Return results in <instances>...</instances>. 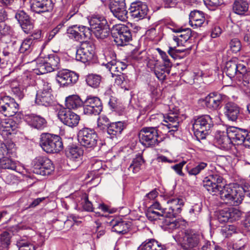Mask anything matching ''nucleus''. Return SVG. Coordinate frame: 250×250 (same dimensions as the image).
I'll return each mask as SVG.
<instances>
[{"label":"nucleus","instance_id":"59","mask_svg":"<svg viewBox=\"0 0 250 250\" xmlns=\"http://www.w3.org/2000/svg\"><path fill=\"white\" fill-rule=\"evenodd\" d=\"M3 179L5 182L8 185L16 184L18 182L17 177L11 174L3 175Z\"/></svg>","mask_w":250,"mask_h":250},{"label":"nucleus","instance_id":"49","mask_svg":"<svg viewBox=\"0 0 250 250\" xmlns=\"http://www.w3.org/2000/svg\"><path fill=\"white\" fill-rule=\"evenodd\" d=\"M33 45V39L26 38L22 41L20 48V51L21 53L27 54L31 52Z\"/></svg>","mask_w":250,"mask_h":250},{"label":"nucleus","instance_id":"45","mask_svg":"<svg viewBox=\"0 0 250 250\" xmlns=\"http://www.w3.org/2000/svg\"><path fill=\"white\" fill-rule=\"evenodd\" d=\"M2 131L8 132L9 134L15 133L18 125L12 119H5L2 121Z\"/></svg>","mask_w":250,"mask_h":250},{"label":"nucleus","instance_id":"1","mask_svg":"<svg viewBox=\"0 0 250 250\" xmlns=\"http://www.w3.org/2000/svg\"><path fill=\"white\" fill-rule=\"evenodd\" d=\"M192 129L197 139H204L213 126L212 119L208 115L195 117L192 121Z\"/></svg>","mask_w":250,"mask_h":250},{"label":"nucleus","instance_id":"17","mask_svg":"<svg viewBox=\"0 0 250 250\" xmlns=\"http://www.w3.org/2000/svg\"><path fill=\"white\" fill-rule=\"evenodd\" d=\"M167 204L166 212L168 217H176L182 210V208L184 205V200L179 197H174L172 196H165Z\"/></svg>","mask_w":250,"mask_h":250},{"label":"nucleus","instance_id":"5","mask_svg":"<svg viewBox=\"0 0 250 250\" xmlns=\"http://www.w3.org/2000/svg\"><path fill=\"white\" fill-rule=\"evenodd\" d=\"M224 179L217 172H212V174L205 177L203 181V186L210 193L216 195L219 193L224 184Z\"/></svg>","mask_w":250,"mask_h":250},{"label":"nucleus","instance_id":"3","mask_svg":"<svg viewBox=\"0 0 250 250\" xmlns=\"http://www.w3.org/2000/svg\"><path fill=\"white\" fill-rule=\"evenodd\" d=\"M218 194L225 203L231 206L240 204L245 196L243 194L242 190L232 188L229 185H223Z\"/></svg>","mask_w":250,"mask_h":250},{"label":"nucleus","instance_id":"46","mask_svg":"<svg viewBox=\"0 0 250 250\" xmlns=\"http://www.w3.org/2000/svg\"><path fill=\"white\" fill-rule=\"evenodd\" d=\"M248 3L243 0H236L233 4V10L237 14L243 15L248 10Z\"/></svg>","mask_w":250,"mask_h":250},{"label":"nucleus","instance_id":"56","mask_svg":"<svg viewBox=\"0 0 250 250\" xmlns=\"http://www.w3.org/2000/svg\"><path fill=\"white\" fill-rule=\"evenodd\" d=\"M228 216L227 208H225L219 211L217 215L219 222L221 223L229 222V216Z\"/></svg>","mask_w":250,"mask_h":250},{"label":"nucleus","instance_id":"24","mask_svg":"<svg viewBox=\"0 0 250 250\" xmlns=\"http://www.w3.org/2000/svg\"><path fill=\"white\" fill-rule=\"evenodd\" d=\"M158 62L155 60H150L147 65L151 69H154L157 78L160 81H163L166 79L167 75L170 73L171 67H169L168 64H167V66L158 64Z\"/></svg>","mask_w":250,"mask_h":250},{"label":"nucleus","instance_id":"33","mask_svg":"<svg viewBox=\"0 0 250 250\" xmlns=\"http://www.w3.org/2000/svg\"><path fill=\"white\" fill-rule=\"evenodd\" d=\"M236 83L246 94L250 93V71L241 74Z\"/></svg>","mask_w":250,"mask_h":250},{"label":"nucleus","instance_id":"52","mask_svg":"<svg viewBox=\"0 0 250 250\" xmlns=\"http://www.w3.org/2000/svg\"><path fill=\"white\" fill-rule=\"evenodd\" d=\"M228 215L229 216V222L238 220L241 215V211L237 208H227Z\"/></svg>","mask_w":250,"mask_h":250},{"label":"nucleus","instance_id":"7","mask_svg":"<svg viewBox=\"0 0 250 250\" xmlns=\"http://www.w3.org/2000/svg\"><path fill=\"white\" fill-rule=\"evenodd\" d=\"M60 63V58L55 54H49L43 60L38 59L37 61L38 74H45L52 72L57 69Z\"/></svg>","mask_w":250,"mask_h":250},{"label":"nucleus","instance_id":"62","mask_svg":"<svg viewBox=\"0 0 250 250\" xmlns=\"http://www.w3.org/2000/svg\"><path fill=\"white\" fill-rule=\"evenodd\" d=\"M157 50L164 62V64L162 65L167 66V64H168L169 67H171L172 63L170 62V60L168 59V57L166 53L162 51L159 48H158Z\"/></svg>","mask_w":250,"mask_h":250},{"label":"nucleus","instance_id":"54","mask_svg":"<svg viewBox=\"0 0 250 250\" xmlns=\"http://www.w3.org/2000/svg\"><path fill=\"white\" fill-rule=\"evenodd\" d=\"M19 250H35V246L27 241L21 240L17 242Z\"/></svg>","mask_w":250,"mask_h":250},{"label":"nucleus","instance_id":"38","mask_svg":"<svg viewBox=\"0 0 250 250\" xmlns=\"http://www.w3.org/2000/svg\"><path fill=\"white\" fill-rule=\"evenodd\" d=\"M138 250H164L163 246L154 239L146 240L138 248Z\"/></svg>","mask_w":250,"mask_h":250},{"label":"nucleus","instance_id":"47","mask_svg":"<svg viewBox=\"0 0 250 250\" xmlns=\"http://www.w3.org/2000/svg\"><path fill=\"white\" fill-rule=\"evenodd\" d=\"M115 17L121 21H125L127 18L126 7H117L110 9Z\"/></svg>","mask_w":250,"mask_h":250},{"label":"nucleus","instance_id":"8","mask_svg":"<svg viewBox=\"0 0 250 250\" xmlns=\"http://www.w3.org/2000/svg\"><path fill=\"white\" fill-rule=\"evenodd\" d=\"M138 135L140 142L146 147L155 146L159 143L157 129L156 127H143L140 131Z\"/></svg>","mask_w":250,"mask_h":250},{"label":"nucleus","instance_id":"39","mask_svg":"<svg viewBox=\"0 0 250 250\" xmlns=\"http://www.w3.org/2000/svg\"><path fill=\"white\" fill-rule=\"evenodd\" d=\"M115 83L117 85L120 86L123 89L126 90H129L133 86V83L131 82L127 76L122 74L121 75L117 74L115 75Z\"/></svg>","mask_w":250,"mask_h":250},{"label":"nucleus","instance_id":"53","mask_svg":"<svg viewBox=\"0 0 250 250\" xmlns=\"http://www.w3.org/2000/svg\"><path fill=\"white\" fill-rule=\"evenodd\" d=\"M109 125V119L106 116L102 115L98 118L97 125L100 129L103 130L107 128Z\"/></svg>","mask_w":250,"mask_h":250},{"label":"nucleus","instance_id":"64","mask_svg":"<svg viewBox=\"0 0 250 250\" xmlns=\"http://www.w3.org/2000/svg\"><path fill=\"white\" fill-rule=\"evenodd\" d=\"M202 209V205L200 204H195L194 206L192 207V208L190 209L189 211V213H190L191 216H195L197 215H198Z\"/></svg>","mask_w":250,"mask_h":250},{"label":"nucleus","instance_id":"37","mask_svg":"<svg viewBox=\"0 0 250 250\" xmlns=\"http://www.w3.org/2000/svg\"><path fill=\"white\" fill-rule=\"evenodd\" d=\"M83 153V149L81 147L73 146L70 147L66 151V156L72 161H79L81 160Z\"/></svg>","mask_w":250,"mask_h":250},{"label":"nucleus","instance_id":"61","mask_svg":"<svg viewBox=\"0 0 250 250\" xmlns=\"http://www.w3.org/2000/svg\"><path fill=\"white\" fill-rule=\"evenodd\" d=\"M186 164V162L183 161L182 162L172 166L171 168L174 170L179 175L184 176V173L182 172V169Z\"/></svg>","mask_w":250,"mask_h":250},{"label":"nucleus","instance_id":"48","mask_svg":"<svg viewBox=\"0 0 250 250\" xmlns=\"http://www.w3.org/2000/svg\"><path fill=\"white\" fill-rule=\"evenodd\" d=\"M144 163L143 158L140 155H137L133 159L128 169L133 173L138 172L141 169V167Z\"/></svg>","mask_w":250,"mask_h":250},{"label":"nucleus","instance_id":"10","mask_svg":"<svg viewBox=\"0 0 250 250\" xmlns=\"http://www.w3.org/2000/svg\"><path fill=\"white\" fill-rule=\"evenodd\" d=\"M228 128L229 136L231 138L232 144H243L246 147L250 148V131L233 126Z\"/></svg>","mask_w":250,"mask_h":250},{"label":"nucleus","instance_id":"27","mask_svg":"<svg viewBox=\"0 0 250 250\" xmlns=\"http://www.w3.org/2000/svg\"><path fill=\"white\" fill-rule=\"evenodd\" d=\"M15 18L25 33H29L33 29V24L29 16L23 10L18 11L15 15Z\"/></svg>","mask_w":250,"mask_h":250},{"label":"nucleus","instance_id":"30","mask_svg":"<svg viewBox=\"0 0 250 250\" xmlns=\"http://www.w3.org/2000/svg\"><path fill=\"white\" fill-rule=\"evenodd\" d=\"M240 110L238 106L233 102L227 103L225 106V114L232 121H235L237 119Z\"/></svg>","mask_w":250,"mask_h":250},{"label":"nucleus","instance_id":"42","mask_svg":"<svg viewBox=\"0 0 250 250\" xmlns=\"http://www.w3.org/2000/svg\"><path fill=\"white\" fill-rule=\"evenodd\" d=\"M172 217H165L162 221V227L165 230L171 231L179 228L180 223L176 219L171 218Z\"/></svg>","mask_w":250,"mask_h":250},{"label":"nucleus","instance_id":"22","mask_svg":"<svg viewBox=\"0 0 250 250\" xmlns=\"http://www.w3.org/2000/svg\"><path fill=\"white\" fill-rule=\"evenodd\" d=\"M30 4L31 10L38 14L49 12L54 7L52 0H30Z\"/></svg>","mask_w":250,"mask_h":250},{"label":"nucleus","instance_id":"32","mask_svg":"<svg viewBox=\"0 0 250 250\" xmlns=\"http://www.w3.org/2000/svg\"><path fill=\"white\" fill-rule=\"evenodd\" d=\"M104 65L110 72L112 76H113V75H116V72H121L125 69L127 66L125 63L117 61L115 59H113L111 61L108 62Z\"/></svg>","mask_w":250,"mask_h":250},{"label":"nucleus","instance_id":"29","mask_svg":"<svg viewBox=\"0 0 250 250\" xmlns=\"http://www.w3.org/2000/svg\"><path fill=\"white\" fill-rule=\"evenodd\" d=\"M26 120L31 126L38 129H42L46 126V121L40 116L31 114L26 116Z\"/></svg>","mask_w":250,"mask_h":250},{"label":"nucleus","instance_id":"4","mask_svg":"<svg viewBox=\"0 0 250 250\" xmlns=\"http://www.w3.org/2000/svg\"><path fill=\"white\" fill-rule=\"evenodd\" d=\"M90 33L92 32L98 39H104L107 37L109 29L104 17L100 15L92 16L90 20Z\"/></svg>","mask_w":250,"mask_h":250},{"label":"nucleus","instance_id":"18","mask_svg":"<svg viewBox=\"0 0 250 250\" xmlns=\"http://www.w3.org/2000/svg\"><path fill=\"white\" fill-rule=\"evenodd\" d=\"M68 37L76 41H80L90 36V31L88 27L85 26L74 25L67 29Z\"/></svg>","mask_w":250,"mask_h":250},{"label":"nucleus","instance_id":"41","mask_svg":"<svg viewBox=\"0 0 250 250\" xmlns=\"http://www.w3.org/2000/svg\"><path fill=\"white\" fill-rule=\"evenodd\" d=\"M83 104V102L77 95H70L65 99V105L69 110L77 108Z\"/></svg>","mask_w":250,"mask_h":250},{"label":"nucleus","instance_id":"26","mask_svg":"<svg viewBox=\"0 0 250 250\" xmlns=\"http://www.w3.org/2000/svg\"><path fill=\"white\" fill-rule=\"evenodd\" d=\"M129 10L133 18L141 20L144 18L146 15L148 8L146 4L141 1H138L132 3Z\"/></svg>","mask_w":250,"mask_h":250},{"label":"nucleus","instance_id":"28","mask_svg":"<svg viewBox=\"0 0 250 250\" xmlns=\"http://www.w3.org/2000/svg\"><path fill=\"white\" fill-rule=\"evenodd\" d=\"M223 100V96L222 95L216 93H212L205 98V102L208 108L217 109L221 107Z\"/></svg>","mask_w":250,"mask_h":250},{"label":"nucleus","instance_id":"58","mask_svg":"<svg viewBox=\"0 0 250 250\" xmlns=\"http://www.w3.org/2000/svg\"><path fill=\"white\" fill-rule=\"evenodd\" d=\"M229 45L231 50L234 53H237L241 49V43L237 39L231 40Z\"/></svg>","mask_w":250,"mask_h":250},{"label":"nucleus","instance_id":"40","mask_svg":"<svg viewBox=\"0 0 250 250\" xmlns=\"http://www.w3.org/2000/svg\"><path fill=\"white\" fill-rule=\"evenodd\" d=\"M175 43H173V45H170L167 51L168 54L174 59L182 58L189 53L190 49H176Z\"/></svg>","mask_w":250,"mask_h":250},{"label":"nucleus","instance_id":"20","mask_svg":"<svg viewBox=\"0 0 250 250\" xmlns=\"http://www.w3.org/2000/svg\"><path fill=\"white\" fill-rule=\"evenodd\" d=\"M58 116L64 125L72 127L78 125L80 119L78 115L65 108L59 110Z\"/></svg>","mask_w":250,"mask_h":250},{"label":"nucleus","instance_id":"16","mask_svg":"<svg viewBox=\"0 0 250 250\" xmlns=\"http://www.w3.org/2000/svg\"><path fill=\"white\" fill-rule=\"evenodd\" d=\"M18 104L15 100L8 96L0 99V112L6 117H12L18 111Z\"/></svg>","mask_w":250,"mask_h":250},{"label":"nucleus","instance_id":"44","mask_svg":"<svg viewBox=\"0 0 250 250\" xmlns=\"http://www.w3.org/2000/svg\"><path fill=\"white\" fill-rule=\"evenodd\" d=\"M208 164L204 162L196 163L194 167L190 168L188 165L186 166L187 170L190 176H196L208 167Z\"/></svg>","mask_w":250,"mask_h":250},{"label":"nucleus","instance_id":"15","mask_svg":"<svg viewBox=\"0 0 250 250\" xmlns=\"http://www.w3.org/2000/svg\"><path fill=\"white\" fill-rule=\"evenodd\" d=\"M224 71L226 75L230 79L233 78L235 82L240 79L241 74L246 71V67L243 64H238L236 59L227 62Z\"/></svg>","mask_w":250,"mask_h":250},{"label":"nucleus","instance_id":"2","mask_svg":"<svg viewBox=\"0 0 250 250\" xmlns=\"http://www.w3.org/2000/svg\"><path fill=\"white\" fill-rule=\"evenodd\" d=\"M40 145L48 153H58L63 148L60 137L49 133H43L41 135Z\"/></svg>","mask_w":250,"mask_h":250},{"label":"nucleus","instance_id":"23","mask_svg":"<svg viewBox=\"0 0 250 250\" xmlns=\"http://www.w3.org/2000/svg\"><path fill=\"white\" fill-rule=\"evenodd\" d=\"M215 143L221 149L228 150L232 145L231 138L229 136V128L226 131L218 130L215 134Z\"/></svg>","mask_w":250,"mask_h":250},{"label":"nucleus","instance_id":"35","mask_svg":"<svg viewBox=\"0 0 250 250\" xmlns=\"http://www.w3.org/2000/svg\"><path fill=\"white\" fill-rule=\"evenodd\" d=\"M110 225L112 226V231L119 234H125L129 230L130 225L125 221L112 220L110 222Z\"/></svg>","mask_w":250,"mask_h":250},{"label":"nucleus","instance_id":"57","mask_svg":"<svg viewBox=\"0 0 250 250\" xmlns=\"http://www.w3.org/2000/svg\"><path fill=\"white\" fill-rule=\"evenodd\" d=\"M83 208L84 210L88 212L94 211V208L93 207L92 203L88 200V196L85 194L83 198Z\"/></svg>","mask_w":250,"mask_h":250},{"label":"nucleus","instance_id":"14","mask_svg":"<svg viewBox=\"0 0 250 250\" xmlns=\"http://www.w3.org/2000/svg\"><path fill=\"white\" fill-rule=\"evenodd\" d=\"M83 113L85 115H99L103 110L101 100L97 97L88 96L83 102Z\"/></svg>","mask_w":250,"mask_h":250},{"label":"nucleus","instance_id":"9","mask_svg":"<svg viewBox=\"0 0 250 250\" xmlns=\"http://www.w3.org/2000/svg\"><path fill=\"white\" fill-rule=\"evenodd\" d=\"M78 140L82 146L93 149L97 144L98 137L96 132L89 128H83L78 132Z\"/></svg>","mask_w":250,"mask_h":250},{"label":"nucleus","instance_id":"12","mask_svg":"<svg viewBox=\"0 0 250 250\" xmlns=\"http://www.w3.org/2000/svg\"><path fill=\"white\" fill-rule=\"evenodd\" d=\"M95 45L89 42H83L77 50L76 60L83 63L92 60L95 54Z\"/></svg>","mask_w":250,"mask_h":250},{"label":"nucleus","instance_id":"25","mask_svg":"<svg viewBox=\"0 0 250 250\" xmlns=\"http://www.w3.org/2000/svg\"><path fill=\"white\" fill-rule=\"evenodd\" d=\"M8 150L6 146L0 141V167L3 169H15L16 163L11 159L7 157Z\"/></svg>","mask_w":250,"mask_h":250},{"label":"nucleus","instance_id":"43","mask_svg":"<svg viewBox=\"0 0 250 250\" xmlns=\"http://www.w3.org/2000/svg\"><path fill=\"white\" fill-rule=\"evenodd\" d=\"M148 208L146 212V216L148 219L151 221L157 220L158 219L163 221L165 217H168L167 215V212L163 211H159Z\"/></svg>","mask_w":250,"mask_h":250},{"label":"nucleus","instance_id":"50","mask_svg":"<svg viewBox=\"0 0 250 250\" xmlns=\"http://www.w3.org/2000/svg\"><path fill=\"white\" fill-rule=\"evenodd\" d=\"M86 81L87 84L90 86L97 88L100 84L101 77L98 75L89 74L87 76Z\"/></svg>","mask_w":250,"mask_h":250},{"label":"nucleus","instance_id":"13","mask_svg":"<svg viewBox=\"0 0 250 250\" xmlns=\"http://www.w3.org/2000/svg\"><path fill=\"white\" fill-rule=\"evenodd\" d=\"M200 241V235L198 232L193 229H187L185 231L182 247L185 250H199Z\"/></svg>","mask_w":250,"mask_h":250},{"label":"nucleus","instance_id":"51","mask_svg":"<svg viewBox=\"0 0 250 250\" xmlns=\"http://www.w3.org/2000/svg\"><path fill=\"white\" fill-rule=\"evenodd\" d=\"M191 37V36H188V35L174 36L169 45H173V43H175L176 46L183 45L184 43L186 42Z\"/></svg>","mask_w":250,"mask_h":250},{"label":"nucleus","instance_id":"60","mask_svg":"<svg viewBox=\"0 0 250 250\" xmlns=\"http://www.w3.org/2000/svg\"><path fill=\"white\" fill-rule=\"evenodd\" d=\"M126 6L125 0H111L109 7V9Z\"/></svg>","mask_w":250,"mask_h":250},{"label":"nucleus","instance_id":"36","mask_svg":"<svg viewBox=\"0 0 250 250\" xmlns=\"http://www.w3.org/2000/svg\"><path fill=\"white\" fill-rule=\"evenodd\" d=\"M124 128V124L122 122L112 123L107 127V132L110 137L113 138L120 135Z\"/></svg>","mask_w":250,"mask_h":250},{"label":"nucleus","instance_id":"6","mask_svg":"<svg viewBox=\"0 0 250 250\" xmlns=\"http://www.w3.org/2000/svg\"><path fill=\"white\" fill-rule=\"evenodd\" d=\"M111 33L114 38L115 42L117 45H125L132 38L129 29L123 24H118L114 25L111 28Z\"/></svg>","mask_w":250,"mask_h":250},{"label":"nucleus","instance_id":"19","mask_svg":"<svg viewBox=\"0 0 250 250\" xmlns=\"http://www.w3.org/2000/svg\"><path fill=\"white\" fill-rule=\"evenodd\" d=\"M163 125L168 129V133L173 135L174 132L177 131L179 125L180 119L177 109L174 111L170 110L168 113L164 115Z\"/></svg>","mask_w":250,"mask_h":250},{"label":"nucleus","instance_id":"31","mask_svg":"<svg viewBox=\"0 0 250 250\" xmlns=\"http://www.w3.org/2000/svg\"><path fill=\"white\" fill-rule=\"evenodd\" d=\"M205 20L204 14L198 10L191 11L189 14V24L195 28L201 27Z\"/></svg>","mask_w":250,"mask_h":250},{"label":"nucleus","instance_id":"55","mask_svg":"<svg viewBox=\"0 0 250 250\" xmlns=\"http://www.w3.org/2000/svg\"><path fill=\"white\" fill-rule=\"evenodd\" d=\"M10 234L7 231H4L0 235V242L1 247L7 248L10 243Z\"/></svg>","mask_w":250,"mask_h":250},{"label":"nucleus","instance_id":"21","mask_svg":"<svg viewBox=\"0 0 250 250\" xmlns=\"http://www.w3.org/2000/svg\"><path fill=\"white\" fill-rule=\"evenodd\" d=\"M78 77V75L74 72L65 69L58 73L56 80L60 85L64 86L76 83Z\"/></svg>","mask_w":250,"mask_h":250},{"label":"nucleus","instance_id":"34","mask_svg":"<svg viewBox=\"0 0 250 250\" xmlns=\"http://www.w3.org/2000/svg\"><path fill=\"white\" fill-rule=\"evenodd\" d=\"M53 98L51 93L38 92L35 100L36 103L39 105L49 106L53 103Z\"/></svg>","mask_w":250,"mask_h":250},{"label":"nucleus","instance_id":"11","mask_svg":"<svg viewBox=\"0 0 250 250\" xmlns=\"http://www.w3.org/2000/svg\"><path fill=\"white\" fill-rule=\"evenodd\" d=\"M52 161L46 157H38L34 161L33 172L38 175L46 176L54 170Z\"/></svg>","mask_w":250,"mask_h":250},{"label":"nucleus","instance_id":"63","mask_svg":"<svg viewBox=\"0 0 250 250\" xmlns=\"http://www.w3.org/2000/svg\"><path fill=\"white\" fill-rule=\"evenodd\" d=\"M11 86L12 92L13 94L17 97L19 99L21 100L22 99L24 96V94L23 91L21 89V88L17 87L16 85L15 86L13 83L11 85Z\"/></svg>","mask_w":250,"mask_h":250}]
</instances>
